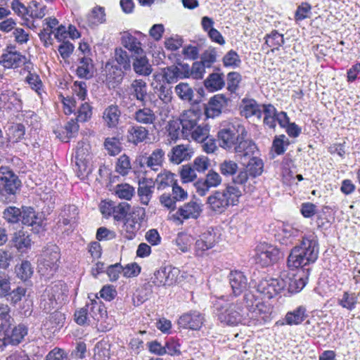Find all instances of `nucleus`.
Wrapping results in <instances>:
<instances>
[{
  "label": "nucleus",
  "instance_id": "e433bc0d",
  "mask_svg": "<svg viewBox=\"0 0 360 360\" xmlns=\"http://www.w3.org/2000/svg\"><path fill=\"white\" fill-rule=\"evenodd\" d=\"M131 95L143 105L146 104L147 97V84L141 79H135L131 84Z\"/></svg>",
  "mask_w": 360,
  "mask_h": 360
},
{
  "label": "nucleus",
  "instance_id": "49530a36",
  "mask_svg": "<svg viewBox=\"0 0 360 360\" xmlns=\"http://www.w3.org/2000/svg\"><path fill=\"white\" fill-rule=\"evenodd\" d=\"M133 67L135 72L141 75L148 76L152 72L151 66L146 57L143 54L136 56Z\"/></svg>",
  "mask_w": 360,
  "mask_h": 360
},
{
  "label": "nucleus",
  "instance_id": "f3484780",
  "mask_svg": "<svg viewBox=\"0 0 360 360\" xmlns=\"http://www.w3.org/2000/svg\"><path fill=\"white\" fill-rule=\"evenodd\" d=\"M271 307L261 302L258 305H256L252 312L247 313V324L263 325L271 321Z\"/></svg>",
  "mask_w": 360,
  "mask_h": 360
},
{
  "label": "nucleus",
  "instance_id": "603ef678",
  "mask_svg": "<svg viewBox=\"0 0 360 360\" xmlns=\"http://www.w3.org/2000/svg\"><path fill=\"white\" fill-rule=\"evenodd\" d=\"M17 276L22 281H27L33 274V267L29 261L24 260L20 264L15 266Z\"/></svg>",
  "mask_w": 360,
  "mask_h": 360
},
{
  "label": "nucleus",
  "instance_id": "c9c22d12",
  "mask_svg": "<svg viewBox=\"0 0 360 360\" xmlns=\"http://www.w3.org/2000/svg\"><path fill=\"white\" fill-rule=\"evenodd\" d=\"M148 136V130L142 126H131L127 130L129 142L137 145L143 142Z\"/></svg>",
  "mask_w": 360,
  "mask_h": 360
},
{
  "label": "nucleus",
  "instance_id": "5fc2aeb1",
  "mask_svg": "<svg viewBox=\"0 0 360 360\" xmlns=\"http://www.w3.org/2000/svg\"><path fill=\"white\" fill-rule=\"evenodd\" d=\"M284 44L283 34L278 33L276 30H273L269 34L265 37V44L269 47L278 50Z\"/></svg>",
  "mask_w": 360,
  "mask_h": 360
},
{
  "label": "nucleus",
  "instance_id": "c756f323",
  "mask_svg": "<svg viewBox=\"0 0 360 360\" xmlns=\"http://www.w3.org/2000/svg\"><path fill=\"white\" fill-rule=\"evenodd\" d=\"M299 236V230L288 224H283L280 228L276 239L286 246L293 243L294 238Z\"/></svg>",
  "mask_w": 360,
  "mask_h": 360
},
{
  "label": "nucleus",
  "instance_id": "4468645a",
  "mask_svg": "<svg viewBox=\"0 0 360 360\" xmlns=\"http://www.w3.org/2000/svg\"><path fill=\"white\" fill-rule=\"evenodd\" d=\"M255 251V261L262 266H267L276 262L281 255L278 248L266 243L257 245Z\"/></svg>",
  "mask_w": 360,
  "mask_h": 360
},
{
  "label": "nucleus",
  "instance_id": "69168bd1",
  "mask_svg": "<svg viewBox=\"0 0 360 360\" xmlns=\"http://www.w3.org/2000/svg\"><path fill=\"white\" fill-rule=\"evenodd\" d=\"M181 122L178 120H172L168 122L166 129L168 136L172 141H176L179 139L180 132L181 131Z\"/></svg>",
  "mask_w": 360,
  "mask_h": 360
},
{
  "label": "nucleus",
  "instance_id": "6e6552de",
  "mask_svg": "<svg viewBox=\"0 0 360 360\" xmlns=\"http://www.w3.org/2000/svg\"><path fill=\"white\" fill-rule=\"evenodd\" d=\"M284 277L287 278L285 271L282 272L278 278H265L260 280L256 285L257 291L267 299L276 296L287 287V281Z\"/></svg>",
  "mask_w": 360,
  "mask_h": 360
},
{
  "label": "nucleus",
  "instance_id": "c85d7f7f",
  "mask_svg": "<svg viewBox=\"0 0 360 360\" xmlns=\"http://www.w3.org/2000/svg\"><path fill=\"white\" fill-rule=\"evenodd\" d=\"M314 262V253L309 254L308 259L302 256L297 248H293L288 258V266L290 268H299Z\"/></svg>",
  "mask_w": 360,
  "mask_h": 360
},
{
  "label": "nucleus",
  "instance_id": "c03bdc74",
  "mask_svg": "<svg viewBox=\"0 0 360 360\" xmlns=\"http://www.w3.org/2000/svg\"><path fill=\"white\" fill-rule=\"evenodd\" d=\"M204 85L210 91L221 89L225 85L224 75L220 73H212L204 81Z\"/></svg>",
  "mask_w": 360,
  "mask_h": 360
},
{
  "label": "nucleus",
  "instance_id": "2eb2a0df",
  "mask_svg": "<svg viewBox=\"0 0 360 360\" xmlns=\"http://www.w3.org/2000/svg\"><path fill=\"white\" fill-rule=\"evenodd\" d=\"M27 58L15 46H8L0 56V65L5 68H17L26 63Z\"/></svg>",
  "mask_w": 360,
  "mask_h": 360
},
{
  "label": "nucleus",
  "instance_id": "a211bd4d",
  "mask_svg": "<svg viewBox=\"0 0 360 360\" xmlns=\"http://www.w3.org/2000/svg\"><path fill=\"white\" fill-rule=\"evenodd\" d=\"M201 112L199 110L189 109L185 110L180 117L181 124V133L184 138L188 139L191 131L198 124L201 117Z\"/></svg>",
  "mask_w": 360,
  "mask_h": 360
},
{
  "label": "nucleus",
  "instance_id": "f8f14e48",
  "mask_svg": "<svg viewBox=\"0 0 360 360\" xmlns=\"http://www.w3.org/2000/svg\"><path fill=\"white\" fill-rule=\"evenodd\" d=\"M91 159V146L89 141L87 139L79 141L75 151V164L82 174L90 170Z\"/></svg>",
  "mask_w": 360,
  "mask_h": 360
},
{
  "label": "nucleus",
  "instance_id": "7ed1b4c3",
  "mask_svg": "<svg viewBox=\"0 0 360 360\" xmlns=\"http://www.w3.org/2000/svg\"><path fill=\"white\" fill-rule=\"evenodd\" d=\"M10 307L8 304L0 302V347L6 344V340L13 345H18L27 335V328L24 324L15 326L11 333H7L10 325Z\"/></svg>",
  "mask_w": 360,
  "mask_h": 360
},
{
  "label": "nucleus",
  "instance_id": "864d4df0",
  "mask_svg": "<svg viewBox=\"0 0 360 360\" xmlns=\"http://www.w3.org/2000/svg\"><path fill=\"white\" fill-rule=\"evenodd\" d=\"M92 60L89 58L83 57L80 59L77 69V74L81 78H89L92 75Z\"/></svg>",
  "mask_w": 360,
  "mask_h": 360
},
{
  "label": "nucleus",
  "instance_id": "6ab92c4d",
  "mask_svg": "<svg viewBox=\"0 0 360 360\" xmlns=\"http://www.w3.org/2000/svg\"><path fill=\"white\" fill-rule=\"evenodd\" d=\"M204 321L203 314L198 311H190L179 317L178 325L185 329L197 330L202 327Z\"/></svg>",
  "mask_w": 360,
  "mask_h": 360
},
{
  "label": "nucleus",
  "instance_id": "8fccbe9b",
  "mask_svg": "<svg viewBox=\"0 0 360 360\" xmlns=\"http://www.w3.org/2000/svg\"><path fill=\"white\" fill-rule=\"evenodd\" d=\"M131 205L127 202L114 203L112 217L116 221L124 220L131 212Z\"/></svg>",
  "mask_w": 360,
  "mask_h": 360
},
{
  "label": "nucleus",
  "instance_id": "5701e85b",
  "mask_svg": "<svg viewBox=\"0 0 360 360\" xmlns=\"http://www.w3.org/2000/svg\"><path fill=\"white\" fill-rule=\"evenodd\" d=\"M302 256L308 259L309 254L314 253V262L317 259L319 255V243L316 236L314 233L303 236L300 245L295 246Z\"/></svg>",
  "mask_w": 360,
  "mask_h": 360
},
{
  "label": "nucleus",
  "instance_id": "f704fd0d",
  "mask_svg": "<svg viewBox=\"0 0 360 360\" xmlns=\"http://www.w3.org/2000/svg\"><path fill=\"white\" fill-rule=\"evenodd\" d=\"M240 114L246 118L255 116L262 117L261 105L253 99H243L240 107Z\"/></svg>",
  "mask_w": 360,
  "mask_h": 360
},
{
  "label": "nucleus",
  "instance_id": "37998d69",
  "mask_svg": "<svg viewBox=\"0 0 360 360\" xmlns=\"http://www.w3.org/2000/svg\"><path fill=\"white\" fill-rule=\"evenodd\" d=\"M176 181L174 174L169 171L164 170L158 174L154 183L158 190H164L169 186H172Z\"/></svg>",
  "mask_w": 360,
  "mask_h": 360
},
{
  "label": "nucleus",
  "instance_id": "20e7f679",
  "mask_svg": "<svg viewBox=\"0 0 360 360\" xmlns=\"http://www.w3.org/2000/svg\"><path fill=\"white\" fill-rule=\"evenodd\" d=\"M66 286L60 283L48 286L40 299V307L46 312L63 304L67 299Z\"/></svg>",
  "mask_w": 360,
  "mask_h": 360
},
{
  "label": "nucleus",
  "instance_id": "58836bf2",
  "mask_svg": "<svg viewBox=\"0 0 360 360\" xmlns=\"http://www.w3.org/2000/svg\"><path fill=\"white\" fill-rule=\"evenodd\" d=\"M13 243V245L20 252H26L32 246V240L30 236L22 231L15 233Z\"/></svg>",
  "mask_w": 360,
  "mask_h": 360
},
{
  "label": "nucleus",
  "instance_id": "bf43d9fd",
  "mask_svg": "<svg viewBox=\"0 0 360 360\" xmlns=\"http://www.w3.org/2000/svg\"><path fill=\"white\" fill-rule=\"evenodd\" d=\"M115 193L119 198L129 200L135 193V189L128 184H118L115 188Z\"/></svg>",
  "mask_w": 360,
  "mask_h": 360
},
{
  "label": "nucleus",
  "instance_id": "bb28decb",
  "mask_svg": "<svg viewBox=\"0 0 360 360\" xmlns=\"http://www.w3.org/2000/svg\"><path fill=\"white\" fill-rule=\"evenodd\" d=\"M58 20L54 17L46 18L43 21V30L39 33V37L45 46L52 44V34L58 25Z\"/></svg>",
  "mask_w": 360,
  "mask_h": 360
},
{
  "label": "nucleus",
  "instance_id": "6e6d98bb",
  "mask_svg": "<svg viewBox=\"0 0 360 360\" xmlns=\"http://www.w3.org/2000/svg\"><path fill=\"white\" fill-rule=\"evenodd\" d=\"M87 22L90 26L97 25L105 21L104 9L101 7H96L92 9L86 16Z\"/></svg>",
  "mask_w": 360,
  "mask_h": 360
},
{
  "label": "nucleus",
  "instance_id": "39448f33",
  "mask_svg": "<svg viewBox=\"0 0 360 360\" xmlns=\"http://www.w3.org/2000/svg\"><path fill=\"white\" fill-rule=\"evenodd\" d=\"M146 218V210L141 207H134L124 219L121 233L128 239H134L142 227V224Z\"/></svg>",
  "mask_w": 360,
  "mask_h": 360
},
{
  "label": "nucleus",
  "instance_id": "7c9ffc66",
  "mask_svg": "<svg viewBox=\"0 0 360 360\" xmlns=\"http://www.w3.org/2000/svg\"><path fill=\"white\" fill-rule=\"evenodd\" d=\"M0 102L2 107L8 110L20 111L22 109V101L20 96L13 91L2 92L0 94Z\"/></svg>",
  "mask_w": 360,
  "mask_h": 360
},
{
  "label": "nucleus",
  "instance_id": "ddd939ff",
  "mask_svg": "<svg viewBox=\"0 0 360 360\" xmlns=\"http://www.w3.org/2000/svg\"><path fill=\"white\" fill-rule=\"evenodd\" d=\"M219 234L217 230L212 228L207 229L202 232L195 241V252L198 257H203L206 252L212 249L219 242Z\"/></svg>",
  "mask_w": 360,
  "mask_h": 360
},
{
  "label": "nucleus",
  "instance_id": "4d7b16f0",
  "mask_svg": "<svg viewBox=\"0 0 360 360\" xmlns=\"http://www.w3.org/2000/svg\"><path fill=\"white\" fill-rule=\"evenodd\" d=\"M104 147L108 154L115 156L121 151L122 146L120 139L117 137H108L105 139Z\"/></svg>",
  "mask_w": 360,
  "mask_h": 360
},
{
  "label": "nucleus",
  "instance_id": "a19ab883",
  "mask_svg": "<svg viewBox=\"0 0 360 360\" xmlns=\"http://www.w3.org/2000/svg\"><path fill=\"white\" fill-rule=\"evenodd\" d=\"M284 279L287 281V290L290 293H297L300 292L305 286L307 283V278L304 276H300L299 274L295 275L292 277H289L287 274V278L284 277Z\"/></svg>",
  "mask_w": 360,
  "mask_h": 360
},
{
  "label": "nucleus",
  "instance_id": "1a4fd4ad",
  "mask_svg": "<svg viewBox=\"0 0 360 360\" xmlns=\"http://www.w3.org/2000/svg\"><path fill=\"white\" fill-rule=\"evenodd\" d=\"M241 135H247V131L243 125L240 124L236 126L234 124L229 125L218 132L219 146L231 151Z\"/></svg>",
  "mask_w": 360,
  "mask_h": 360
},
{
  "label": "nucleus",
  "instance_id": "dca6fc26",
  "mask_svg": "<svg viewBox=\"0 0 360 360\" xmlns=\"http://www.w3.org/2000/svg\"><path fill=\"white\" fill-rule=\"evenodd\" d=\"M22 223L31 226L34 233H38L44 229V215L41 212H36L31 207H23L22 210Z\"/></svg>",
  "mask_w": 360,
  "mask_h": 360
},
{
  "label": "nucleus",
  "instance_id": "09e8293b",
  "mask_svg": "<svg viewBox=\"0 0 360 360\" xmlns=\"http://www.w3.org/2000/svg\"><path fill=\"white\" fill-rule=\"evenodd\" d=\"M250 160L246 165V169L250 176L255 178L260 176L263 172L264 163L262 159L257 157L249 158Z\"/></svg>",
  "mask_w": 360,
  "mask_h": 360
},
{
  "label": "nucleus",
  "instance_id": "412c9836",
  "mask_svg": "<svg viewBox=\"0 0 360 360\" xmlns=\"http://www.w3.org/2000/svg\"><path fill=\"white\" fill-rule=\"evenodd\" d=\"M122 111L118 105L111 104L108 105L102 112V120L108 129H117L120 123Z\"/></svg>",
  "mask_w": 360,
  "mask_h": 360
},
{
  "label": "nucleus",
  "instance_id": "0e129e2a",
  "mask_svg": "<svg viewBox=\"0 0 360 360\" xmlns=\"http://www.w3.org/2000/svg\"><path fill=\"white\" fill-rule=\"evenodd\" d=\"M92 117V107L88 102L81 103L78 110L77 120L81 122L89 121Z\"/></svg>",
  "mask_w": 360,
  "mask_h": 360
},
{
  "label": "nucleus",
  "instance_id": "ea45409f",
  "mask_svg": "<svg viewBox=\"0 0 360 360\" xmlns=\"http://www.w3.org/2000/svg\"><path fill=\"white\" fill-rule=\"evenodd\" d=\"M307 317V309L304 306H299L294 310L288 311L285 321L288 325H298L304 321Z\"/></svg>",
  "mask_w": 360,
  "mask_h": 360
},
{
  "label": "nucleus",
  "instance_id": "423d86ee",
  "mask_svg": "<svg viewBox=\"0 0 360 360\" xmlns=\"http://www.w3.org/2000/svg\"><path fill=\"white\" fill-rule=\"evenodd\" d=\"M60 259L58 248L51 245L46 248L39 260L38 272L46 278H50L56 271Z\"/></svg>",
  "mask_w": 360,
  "mask_h": 360
},
{
  "label": "nucleus",
  "instance_id": "680f3d73",
  "mask_svg": "<svg viewBox=\"0 0 360 360\" xmlns=\"http://www.w3.org/2000/svg\"><path fill=\"white\" fill-rule=\"evenodd\" d=\"M75 322L80 326L93 324L89 316L88 307L86 305L75 311L74 314Z\"/></svg>",
  "mask_w": 360,
  "mask_h": 360
},
{
  "label": "nucleus",
  "instance_id": "9d476101",
  "mask_svg": "<svg viewBox=\"0 0 360 360\" xmlns=\"http://www.w3.org/2000/svg\"><path fill=\"white\" fill-rule=\"evenodd\" d=\"M180 274V270L176 267L172 266L161 267L154 272L150 281L158 287L171 286L178 282Z\"/></svg>",
  "mask_w": 360,
  "mask_h": 360
},
{
  "label": "nucleus",
  "instance_id": "9b49d317",
  "mask_svg": "<svg viewBox=\"0 0 360 360\" xmlns=\"http://www.w3.org/2000/svg\"><path fill=\"white\" fill-rule=\"evenodd\" d=\"M21 186L18 176L8 167H0V194L15 195Z\"/></svg>",
  "mask_w": 360,
  "mask_h": 360
},
{
  "label": "nucleus",
  "instance_id": "774afa93",
  "mask_svg": "<svg viewBox=\"0 0 360 360\" xmlns=\"http://www.w3.org/2000/svg\"><path fill=\"white\" fill-rule=\"evenodd\" d=\"M151 86L158 94L159 98L164 103H167L172 100V90L170 87L167 86L166 84L155 85V83H152Z\"/></svg>",
  "mask_w": 360,
  "mask_h": 360
},
{
  "label": "nucleus",
  "instance_id": "aec40b11",
  "mask_svg": "<svg viewBox=\"0 0 360 360\" xmlns=\"http://www.w3.org/2000/svg\"><path fill=\"white\" fill-rule=\"evenodd\" d=\"M193 154V148L189 144H179L174 146L167 155L172 163L179 165L191 160Z\"/></svg>",
  "mask_w": 360,
  "mask_h": 360
},
{
  "label": "nucleus",
  "instance_id": "4be33fe9",
  "mask_svg": "<svg viewBox=\"0 0 360 360\" xmlns=\"http://www.w3.org/2000/svg\"><path fill=\"white\" fill-rule=\"evenodd\" d=\"M246 136L241 135L231 150L240 159L250 158L257 150L256 145L251 140L245 139Z\"/></svg>",
  "mask_w": 360,
  "mask_h": 360
},
{
  "label": "nucleus",
  "instance_id": "b1692460",
  "mask_svg": "<svg viewBox=\"0 0 360 360\" xmlns=\"http://www.w3.org/2000/svg\"><path fill=\"white\" fill-rule=\"evenodd\" d=\"M162 70L167 84L174 83L179 79L189 77V65L187 64L179 65V66L171 65Z\"/></svg>",
  "mask_w": 360,
  "mask_h": 360
},
{
  "label": "nucleus",
  "instance_id": "f03ea898",
  "mask_svg": "<svg viewBox=\"0 0 360 360\" xmlns=\"http://www.w3.org/2000/svg\"><path fill=\"white\" fill-rule=\"evenodd\" d=\"M214 308L218 312V319L221 323L229 326L247 324V313L244 311L242 302L237 300L236 302L224 304L223 299L220 298L214 302Z\"/></svg>",
  "mask_w": 360,
  "mask_h": 360
},
{
  "label": "nucleus",
  "instance_id": "13d9d810",
  "mask_svg": "<svg viewBox=\"0 0 360 360\" xmlns=\"http://www.w3.org/2000/svg\"><path fill=\"white\" fill-rule=\"evenodd\" d=\"M27 15L32 18L41 19L46 15V6L36 1H32L27 7Z\"/></svg>",
  "mask_w": 360,
  "mask_h": 360
},
{
  "label": "nucleus",
  "instance_id": "de8ad7c7",
  "mask_svg": "<svg viewBox=\"0 0 360 360\" xmlns=\"http://www.w3.org/2000/svg\"><path fill=\"white\" fill-rule=\"evenodd\" d=\"M174 91L179 98L184 101L191 102L193 99V90L188 83L180 82L175 86Z\"/></svg>",
  "mask_w": 360,
  "mask_h": 360
},
{
  "label": "nucleus",
  "instance_id": "72a5a7b5",
  "mask_svg": "<svg viewBox=\"0 0 360 360\" xmlns=\"http://www.w3.org/2000/svg\"><path fill=\"white\" fill-rule=\"evenodd\" d=\"M157 118L155 112L151 108L145 106L138 109L133 114V119L142 125H154Z\"/></svg>",
  "mask_w": 360,
  "mask_h": 360
},
{
  "label": "nucleus",
  "instance_id": "f257e3e1",
  "mask_svg": "<svg viewBox=\"0 0 360 360\" xmlns=\"http://www.w3.org/2000/svg\"><path fill=\"white\" fill-rule=\"evenodd\" d=\"M241 191L236 186L214 191L207 199L208 207L218 214L224 212L229 207L238 204Z\"/></svg>",
  "mask_w": 360,
  "mask_h": 360
},
{
  "label": "nucleus",
  "instance_id": "a18cd8bd",
  "mask_svg": "<svg viewBox=\"0 0 360 360\" xmlns=\"http://www.w3.org/2000/svg\"><path fill=\"white\" fill-rule=\"evenodd\" d=\"M122 44L135 56H139L143 53L141 42L131 34L122 37Z\"/></svg>",
  "mask_w": 360,
  "mask_h": 360
},
{
  "label": "nucleus",
  "instance_id": "473e14b6",
  "mask_svg": "<svg viewBox=\"0 0 360 360\" xmlns=\"http://www.w3.org/2000/svg\"><path fill=\"white\" fill-rule=\"evenodd\" d=\"M86 307H88L89 316L93 324L96 321L102 320L107 314L105 306L98 298L90 300L89 302L86 304Z\"/></svg>",
  "mask_w": 360,
  "mask_h": 360
},
{
  "label": "nucleus",
  "instance_id": "393cba45",
  "mask_svg": "<svg viewBox=\"0 0 360 360\" xmlns=\"http://www.w3.org/2000/svg\"><path fill=\"white\" fill-rule=\"evenodd\" d=\"M226 104L227 98L223 94H217L212 97L205 110L207 117L214 118L219 116Z\"/></svg>",
  "mask_w": 360,
  "mask_h": 360
},
{
  "label": "nucleus",
  "instance_id": "79ce46f5",
  "mask_svg": "<svg viewBox=\"0 0 360 360\" xmlns=\"http://www.w3.org/2000/svg\"><path fill=\"white\" fill-rule=\"evenodd\" d=\"M358 303V295L350 291H345L338 299V304L348 311L354 310Z\"/></svg>",
  "mask_w": 360,
  "mask_h": 360
},
{
  "label": "nucleus",
  "instance_id": "4c0bfd02",
  "mask_svg": "<svg viewBox=\"0 0 360 360\" xmlns=\"http://www.w3.org/2000/svg\"><path fill=\"white\" fill-rule=\"evenodd\" d=\"M165 155V152L162 148L154 150L146 158V166L155 172L158 171L162 166Z\"/></svg>",
  "mask_w": 360,
  "mask_h": 360
},
{
  "label": "nucleus",
  "instance_id": "3c124183",
  "mask_svg": "<svg viewBox=\"0 0 360 360\" xmlns=\"http://www.w3.org/2000/svg\"><path fill=\"white\" fill-rule=\"evenodd\" d=\"M189 138L198 142H202L209 136L210 128L207 124H198L191 131Z\"/></svg>",
  "mask_w": 360,
  "mask_h": 360
},
{
  "label": "nucleus",
  "instance_id": "cd10ccee",
  "mask_svg": "<svg viewBox=\"0 0 360 360\" xmlns=\"http://www.w3.org/2000/svg\"><path fill=\"white\" fill-rule=\"evenodd\" d=\"M155 183L152 179L143 178L139 181L138 195L142 205H148L152 198Z\"/></svg>",
  "mask_w": 360,
  "mask_h": 360
},
{
  "label": "nucleus",
  "instance_id": "338daca9",
  "mask_svg": "<svg viewBox=\"0 0 360 360\" xmlns=\"http://www.w3.org/2000/svg\"><path fill=\"white\" fill-rule=\"evenodd\" d=\"M238 169V164L231 160H226L219 165L221 173L226 176H233L236 174Z\"/></svg>",
  "mask_w": 360,
  "mask_h": 360
},
{
  "label": "nucleus",
  "instance_id": "052dcab7",
  "mask_svg": "<svg viewBox=\"0 0 360 360\" xmlns=\"http://www.w3.org/2000/svg\"><path fill=\"white\" fill-rule=\"evenodd\" d=\"M115 59L117 64L124 70H130V60L126 51L122 48L116 49L115 51Z\"/></svg>",
  "mask_w": 360,
  "mask_h": 360
},
{
  "label": "nucleus",
  "instance_id": "2f4dec72",
  "mask_svg": "<svg viewBox=\"0 0 360 360\" xmlns=\"http://www.w3.org/2000/svg\"><path fill=\"white\" fill-rule=\"evenodd\" d=\"M229 283L235 295H240L247 287L248 279L243 272L232 271L229 275Z\"/></svg>",
  "mask_w": 360,
  "mask_h": 360
},
{
  "label": "nucleus",
  "instance_id": "e2e57ef3",
  "mask_svg": "<svg viewBox=\"0 0 360 360\" xmlns=\"http://www.w3.org/2000/svg\"><path fill=\"white\" fill-rule=\"evenodd\" d=\"M131 169L129 158L124 154L122 155L117 161L115 171L120 174L127 175Z\"/></svg>",
  "mask_w": 360,
  "mask_h": 360
},
{
  "label": "nucleus",
  "instance_id": "a878e982",
  "mask_svg": "<svg viewBox=\"0 0 360 360\" xmlns=\"http://www.w3.org/2000/svg\"><path fill=\"white\" fill-rule=\"evenodd\" d=\"M105 71V82L109 88H115L122 81L124 72L122 68L114 65L112 62L106 63Z\"/></svg>",
  "mask_w": 360,
  "mask_h": 360
},
{
  "label": "nucleus",
  "instance_id": "0eeeda50",
  "mask_svg": "<svg viewBox=\"0 0 360 360\" xmlns=\"http://www.w3.org/2000/svg\"><path fill=\"white\" fill-rule=\"evenodd\" d=\"M202 212V205L198 200H191L180 206L174 212H170L169 219L176 225H181L188 219H197Z\"/></svg>",
  "mask_w": 360,
  "mask_h": 360
}]
</instances>
